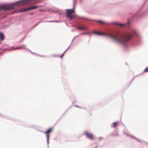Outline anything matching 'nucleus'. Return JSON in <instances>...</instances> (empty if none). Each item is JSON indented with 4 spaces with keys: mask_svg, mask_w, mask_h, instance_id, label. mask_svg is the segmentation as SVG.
Segmentation results:
<instances>
[{
    "mask_svg": "<svg viewBox=\"0 0 148 148\" xmlns=\"http://www.w3.org/2000/svg\"><path fill=\"white\" fill-rule=\"evenodd\" d=\"M133 14L125 23L113 21L109 24H116L124 27V29L116 32L113 35H106L105 36L110 38L116 43L120 44L123 47L125 51L128 50L129 45L133 46L140 45L141 36L138 32L132 26V22L136 21L138 17L134 16Z\"/></svg>",
    "mask_w": 148,
    "mask_h": 148,
    "instance_id": "f257e3e1",
    "label": "nucleus"
},
{
    "mask_svg": "<svg viewBox=\"0 0 148 148\" xmlns=\"http://www.w3.org/2000/svg\"><path fill=\"white\" fill-rule=\"evenodd\" d=\"M44 0H19L11 3L13 5L11 6V9H14L16 7L27 5L31 3H39L42 2Z\"/></svg>",
    "mask_w": 148,
    "mask_h": 148,
    "instance_id": "f03ea898",
    "label": "nucleus"
},
{
    "mask_svg": "<svg viewBox=\"0 0 148 148\" xmlns=\"http://www.w3.org/2000/svg\"><path fill=\"white\" fill-rule=\"evenodd\" d=\"M148 0H145L144 3L143 4L139 9L136 12L135 14V15L134 16H136L137 17H138L139 18L142 17L144 16L146 14L148 13V9H147L144 12H141V10H142L143 7L144 5L146 3Z\"/></svg>",
    "mask_w": 148,
    "mask_h": 148,
    "instance_id": "7ed1b4c3",
    "label": "nucleus"
},
{
    "mask_svg": "<svg viewBox=\"0 0 148 148\" xmlns=\"http://www.w3.org/2000/svg\"><path fill=\"white\" fill-rule=\"evenodd\" d=\"M96 35L100 36H106V34L100 32H98L94 31H92V32H83L79 34L78 35H79V36L81 35Z\"/></svg>",
    "mask_w": 148,
    "mask_h": 148,
    "instance_id": "20e7f679",
    "label": "nucleus"
},
{
    "mask_svg": "<svg viewBox=\"0 0 148 148\" xmlns=\"http://www.w3.org/2000/svg\"><path fill=\"white\" fill-rule=\"evenodd\" d=\"M53 128V127L50 128L47 130L45 132H44L41 130L39 131L40 132L45 134L46 135V136L47 139V148H49V134L51 132Z\"/></svg>",
    "mask_w": 148,
    "mask_h": 148,
    "instance_id": "39448f33",
    "label": "nucleus"
},
{
    "mask_svg": "<svg viewBox=\"0 0 148 148\" xmlns=\"http://www.w3.org/2000/svg\"><path fill=\"white\" fill-rule=\"evenodd\" d=\"M77 0H73V7L71 9H66L65 11L67 13L71 14V13L74 12L75 11V8L77 4Z\"/></svg>",
    "mask_w": 148,
    "mask_h": 148,
    "instance_id": "423d86ee",
    "label": "nucleus"
},
{
    "mask_svg": "<svg viewBox=\"0 0 148 148\" xmlns=\"http://www.w3.org/2000/svg\"><path fill=\"white\" fill-rule=\"evenodd\" d=\"M83 135H85L87 138L90 140L93 139L94 137V135L92 133L88 132L87 131H85L83 133Z\"/></svg>",
    "mask_w": 148,
    "mask_h": 148,
    "instance_id": "0eeeda50",
    "label": "nucleus"
},
{
    "mask_svg": "<svg viewBox=\"0 0 148 148\" xmlns=\"http://www.w3.org/2000/svg\"><path fill=\"white\" fill-rule=\"evenodd\" d=\"M26 46L25 45H22L19 47H15L14 46H12L10 47V49L12 50H15L18 49H21L25 48V47Z\"/></svg>",
    "mask_w": 148,
    "mask_h": 148,
    "instance_id": "6e6552de",
    "label": "nucleus"
},
{
    "mask_svg": "<svg viewBox=\"0 0 148 148\" xmlns=\"http://www.w3.org/2000/svg\"><path fill=\"white\" fill-rule=\"evenodd\" d=\"M38 7V6L36 5L32 7H30L29 8H26V9H25L24 10H22L21 12H26L27 11H29L31 10H34L36 8Z\"/></svg>",
    "mask_w": 148,
    "mask_h": 148,
    "instance_id": "1a4fd4ad",
    "label": "nucleus"
},
{
    "mask_svg": "<svg viewBox=\"0 0 148 148\" xmlns=\"http://www.w3.org/2000/svg\"><path fill=\"white\" fill-rule=\"evenodd\" d=\"M45 10L46 11H47L48 12H49L50 11H51L54 13H58L60 15H61V13L60 12L59 10H54L49 8H47V9H46V10Z\"/></svg>",
    "mask_w": 148,
    "mask_h": 148,
    "instance_id": "9d476101",
    "label": "nucleus"
},
{
    "mask_svg": "<svg viewBox=\"0 0 148 148\" xmlns=\"http://www.w3.org/2000/svg\"><path fill=\"white\" fill-rule=\"evenodd\" d=\"M66 16L68 19H72L75 18V16L71 15V14H69L66 12Z\"/></svg>",
    "mask_w": 148,
    "mask_h": 148,
    "instance_id": "9b49d317",
    "label": "nucleus"
},
{
    "mask_svg": "<svg viewBox=\"0 0 148 148\" xmlns=\"http://www.w3.org/2000/svg\"><path fill=\"white\" fill-rule=\"evenodd\" d=\"M77 29L79 30H82L86 31H87V28H86V27L81 26H77Z\"/></svg>",
    "mask_w": 148,
    "mask_h": 148,
    "instance_id": "f8f14e48",
    "label": "nucleus"
},
{
    "mask_svg": "<svg viewBox=\"0 0 148 148\" xmlns=\"http://www.w3.org/2000/svg\"><path fill=\"white\" fill-rule=\"evenodd\" d=\"M5 39V36L3 33L0 32V40L3 41Z\"/></svg>",
    "mask_w": 148,
    "mask_h": 148,
    "instance_id": "ddd939ff",
    "label": "nucleus"
},
{
    "mask_svg": "<svg viewBox=\"0 0 148 148\" xmlns=\"http://www.w3.org/2000/svg\"><path fill=\"white\" fill-rule=\"evenodd\" d=\"M119 123L118 121H116L113 123L111 125V127L112 128H115L117 126V125L116 124L118 123Z\"/></svg>",
    "mask_w": 148,
    "mask_h": 148,
    "instance_id": "4468645a",
    "label": "nucleus"
},
{
    "mask_svg": "<svg viewBox=\"0 0 148 148\" xmlns=\"http://www.w3.org/2000/svg\"><path fill=\"white\" fill-rule=\"evenodd\" d=\"M93 21H95V22H99L100 23H103V24H109V23H107L106 22H105L104 21H103L102 20H93Z\"/></svg>",
    "mask_w": 148,
    "mask_h": 148,
    "instance_id": "2eb2a0df",
    "label": "nucleus"
},
{
    "mask_svg": "<svg viewBox=\"0 0 148 148\" xmlns=\"http://www.w3.org/2000/svg\"><path fill=\"white\" fill-rule=\"evenodd\" d=\"M41 22V21H40L38 22L37 23L34 25L31 28H30L29 29V31H31L33 29L34 27H35L38 24H39Z\"/></svg>",
    "mask_w": 148,
    "mask_h": 148,
    "instance_id": "dca6fc26",
    "label": "nucleus"
},
{
    "mask_svg": "<svg viewBox=\"0 0 148 148\" xmlns=\"http://www.w3.org/2000/svg\"><path fill=\"white\" fill-rule=\"evenodd\" d=\"M69 46L66 49L64 52L60 56V57L62 59L63 58L64 56V55L65 53L67 51V50L69 49Z\"/></svg>",
    "mask_w": 148,
    "mask_h": 148,
    "instance_id": "f3484780",
    "label": "nucleus"
},
{
    "mask_svg": "<svg viewBox=\"0 0 148 148\" xmlns=\"http://www.w3.org/2000/svg\"><path fill=\"white\" fill-rule=\"evenodd\" d=\"M27 127L31 128H34L36 127V126L34 125H29L27 126Z\"/></svg>",
    "mask_w": 148,
    "mask_h": 148,
    "instance_id": "a211bd4d",
    "label": "nucleus"
},
{
    "mask_svg": "<svg viewBox=\"0 0 148 148\" xmlns=\"http://www.w3.org/2000/svg\"><path fill=\"white\" fill-rule=\"evenodd\" d=\"M60 56L58 55H55L54 54L53 55H51V56L53 57H60Z\"/></svg>",
    "mask_w": 148,
    "mask_h": 148,
    "instance_id": "6ab92c4d",
    "label": "nucleus"
},
{
    "mask_svg": "<svg viewBox=\"0 0 148 148\" xmlns=\"http://www.w3.org/2000/svg\"><path fill=\"white\" fill-rule=\"evenodd\" d=\"M148 72V66L146 67L144 70L143 73Z\"/></svg>",
    "mask_w": 148,
    "mask_h": 148,
    "instance_id": "aec40b11",
    "label": "nucleus"
},
{
    "mask_svg": "<svg viewBox=\"0 0 148 148\" xmlns=\"http://www.w3.org/2000/svg\"><path fill=\"white\" fill-rule=\"evenodd\" d=\"M79 36V35H77L75 37H74L73 39L72 40L71 42V44L72 42H73L74 40H75V39L77 38V37H78Z\"/></svg>",
    "mask_w": 148,
    "mask_h": 148,
    "instance_id": "412c9836",
    "label": "nucleus"
},
{
    "mask_svg": "<svg viewBox=\"0 0 148 148\" xmlns=\"http://www.w3.org/2000/svg\"><path fill=\"white\" fill-rule=\"evenodd\" d=\"M68 109H66V110L65 111V112L60 117L59 119L57 120V121H58L59 119H60L62 117V116L67 112L68 111Z\"/></svg>",
    "mask_w": 148,
    "mask_h": 148,
    "instance_id": "4be33fe9",
    "label": "nucleus"
},
{
    "mask_svg": "<svg viewBox=\"0 0 148 148\" xmlns=\"http://www.w3.org/2000/svg\"><path fill=\"white\" fill-rule=\"evenodd\" d=\"M38 56H39L40 57H44V58H48V56L45 55H40L38 54Z\"/></svg>",
    "mask_w": 148,
    "mask_h": 148,
    "instance_id": "5701e85b",
    "label": "nucleus"
},
{
    "mask_svg": "<svg viewBox=\"0 0 148 148\" xmlns=\"http://www.w3.org/2000/svg\"><path fill=\"white\" fill-rule=\"evenodd\" d=\"M60 21H54V20H51V23L54 22V23H59L60 22Z\"/></svg>",
    "mask_w": 148,
    "mask_h": 148,
    "instance_id": "b1692460",
    "label": "nucleus"
},
{
    "mask_svg": "<svg viewBox=\"0 0 148 148\" xmlns=\"http://www.w3.org/2000/svg\"><path fill=\"white\" fill-rule=\"evenodd\" d=\"M26 35H25V36H24V37L23 38H22L21 39V42H22L23 41V40L24 39L26 38Z\"/></svg>",
    "mask_w": 148,
    "mask_h": 148,
    "instance_id": "393cba45",
    "label": "nucleus"
},
{
    "mask_svg": "<svg viewBox=\"0 0 148 148\" xmlns=\"http://www.w3.org/2000/svg\"><path fill=\"white\" fill-rule=\"evenodd\" d=\"M130 136L131 137L133 138L135 140H136V138L133 135H130Z\"/></svg>",
    "mask_w": 148,
    "mask_h": 148,
    "instance_id": "a878e982",
    "label": "nucleus"
},
{
    "mask_svg": "<svg viewBox=\"0 0 148 148\" xmlns=\"http://www.w3.org/2000/svg\"><path fill=\"white\" fill-rule=\"evenodd\" d=\"M75 107H77V108H81V109H82L83 108L82 107H80V106H78L77 105H75Z\"/></svg>",
    "mask_w": 148,
    "mask_h": 148,
    "instance_id": "bb28decb",
    "label": "nucleus"
},
{
    "mask_svg": "<svg viewBox=\"0 0 148 148\" xmlns=\"http://www.w3.org/2000/svg\"><path fill=\"white\" fill-rule=\"evenodd\" d=\"M25 49L26 50H28V51H29L32 54V53H33V52L30 49H28V48H26Z\"/></svg>",
    "mask_w": 148,
    "mask_h": 148,
    "instance_id": "cd10ccee",
    "label": "nucleus"
},
{
    "mask_svg": "<svg viewBox=\"0 0 148 148\" xmlns=\"http://www.w3.org/2000/svg\"><path fill=\"white\" fill-rule=\"evenodd\" d=\"M45 11H46V10L44 9H40L39 10V11H40V12H44Z\"/></svg>",
    "mask_w": 148,
    "mask_h": 148,
    "instance_id": "c85d7f7f",
    "label": "nucleus"
},
{
    "mask_svg": "<svg viewBox=\"0 0 148 148\" xmlns=\"http://www.w3.org/2000/svg\"><path fill=\"white\" fill-rule=\"evenodd\" d=\"M134 77L132 79L131 81V82H130V84H129V86H130L131 84L132 83V82L133 81V80L134 79Z\"/></svg>",
    "mask_w": 148,
    "mask_h": 148,
    "instance_id": "c756f323",
    "label": "nucleus"
},
{
    "mask_svg": "<svg viewBox=\"0 0 148 148\" xmlns=\"http://www.w3.org/2000/svg\"><path fill=\"white\" fill-rule=\"evenodd\" d=\"M103 139V138L102 137H100L98 138V140H102Z\"/></svg>",
    "mask_w": 148,
    "mask_h": 148,
    "instance_id": "7c9ffc66",
    "label": "nucleus"
},
{
    "mask_svg": "<svg viewBox=\"0 0 148 148\" xmlns=\"http://www.w3.org/2000/svg\"><path fill=\"white\" fill-rule=\"evenodd\" d=\"M32 54L33 55H37V56H38V54H37V53H34V52H33Z\"/></svg>",
    "mask_w": 148,
    "mask_h": 148,
    "instance_id": "2f4dec72",
    "label": "nucleus"
},
{
    "mask_svg": "<svg viewBox=\"0 0 148 148\" xmlns=\"http://www.w3.org/2000/svg\"><path fill=\"white\" fill-rule=\"evenodd\" d=\"M136 140H137V141H138L139 142H143V141L141 140L140 139H139L137 138H136Z\"/></svg>",
    "mask_w": 148,
    "mask_h": 148,
    "instance_id": "473e14b6",
    "label": "nucleus"
},
{
    "mask_svg": "<svg viewBox=\"0 0 148 148\" xmlns=\"http://www.w3.org/2000/svg\"><path fill=\"white\" fill-rule=\"evenodd\" d=\"M0 117H5V116L3 115L0 113Z\"/></svg>",
    "mask_w": 148,
    "mask_h": 148,
    "instance_id": "72a5a7b5",
    "label": "nucleus"
},
{
    "mask_svg": "<svg viewBox=\"0 0 148 148\" xmlns=\"http://www.w3.org/2000/svg\"><path fill=\"white\" fill-rule=\"evenodd\" d=\"M44 22H49V23H51V21H44Z\"/></svg>",
    "mask_w": 148,
    "mask_h": 148,
    "instance_id": "f704fd0d",
    "label": "nucleus"
},
{
    "mask_svg": "<svg viewBox=\"0 0 148 148\" xmlns=\"http://www.w3.org/2000/svg\"><path fill=\"white\" fill-rule=\"evenodd\" d=\"M34 12H31L30 13V14L31 15H33L34 14Z\"/></svg>",
    "mask_w": 148,
    "mask_h": 148,
    "instance_id": "c9c22d12",
    "label": "nucleus"
},
{
    "mask_svg": "<svg viewBox=\"0 0 148 148\" xmlns=\"http://www.w3.org/2000/svg\"><path fill=\"white\" fill-rule=\"evenodd\" d=\"M72 106H70V107H69L67 109H68V110L71 107H72Z\"/></svg>",
    "mask_w": 148,
    "mask_h": 148,
    "instance_id": "e433bc0d",
    "label": "nucleus"
},
{
    "mask_svg": "<svg viewBox=\"0 0 148 148\" xmlns=\"http://www.w3.org/2000/svg\"><path fill=\"white\" fill-rule=\"evenodd\" d=\"M143 142L144 143H146L147 144H148V143H147V142H145V141H143Z\"/></svg>",
    "mask_w": 148,
    "mask_h": 148,
    "instance_id": "4c0bfd02",
    "label": "nucleus"
},
{
    "mask_svg": "<svg viewBox=\"0 0 148 148\" xmlns=\"http://www.w3.org/2000/svg\"><path fill=\"white\" fill-rule=\"evenodd\" d=\"M143 142L144 143H146L147 144H148V143H147V142H145V141H143Z\"/></svg>",
    "mask_w": 148,
    "mask_h": 148,
    "instance_id": "58836bf2",
    "label": "nucleus"
},
{
    "mask_svg": "<svg viewBox=\"0 0 148 148\" xmlns=\"http://www.w3.org/2000/svg\"><path fill=\"white\" fill-rule=\"evenodd\" d=\"M98 147V146L97 145L96 147H95L94 148H97Z\"/></svg>",
    "mask_w": 148,
    "mask_h": 148,
    "instance_id": "ea45409f",
    "label": "nucleus"
},
{
    "mask_svg": "<svg viewBox=\"0 0 148 148\" xmlns=\"http://www.w3.org/2000/svg\"><path fill=\"white\" fill-rule=\"evenodd\" d=\"M122 124L124 127H125V125L123 123H122Z\"/></svg>",
    "mask_w": 148,
    "mask_h": 148,
    "instance_id": "a19ab883",
    "label": "nucleus"
},
{
    "mask_svg": "<svg viewBox=\"0 0 148 148\" xmlns=\"http://www.w3.org/2000/svg\"><path fill=\"white\" fill-rule=\"evenodd\" d=\"M82 1V0H80V1Z\"/></svg>",
    "mask_w": 148,
    "mask_h": 148,
    "instance_id": "79ce46f5",
    "label": "nucleus"
},
{
    "mask_svg": "<svg viewBox=\"0 0 148 148\" xmlns=\"http://www.w3.org/2000/svg\"><path fill=\"white\" fill-rule=\"evenodd\" d=\"M84 109L86 110V108H84Z\"/></svg>",
    "mask_w": 148,
    "mask_h": 148,
    "instance_id": "37998d69",
    "label": "nucleus"
},
{
    "mask_svg": "<svg viewBox=\"0 0 148 148\" xmlns=\"http://www.w3.org/2000/svg\"><path fill=\"white\" fill-rule=\"evenodd\" d=\"M42 6V5H40V6H40V7H41V6Z\"/></svg>",
    "mask_w": 148,
    "mask_h": 148,
    "instance_id": "c03bdc74",
    "label": "nucleus"
},
{
    "mask_svg": "<svg viewBox=\"0 0 148 148\" xmlns=\"http://www.w3.org/2000/svg\"><path fill=\"white\" fill-rule=\"evenodd\" d=\"M1 48H0V50H1Z\"/></svg>",
    "mask_w": 148,
    "mask_h": 148,
    "instance_id": "a18cd8bd",
    "label": "nucleus"
},
{
    "mask_svg": "<svg viewBox=\"0 0 148 148\" xmlns=\"http://www.w3.org/2000/svg\"><path fill=\"white\" fill-rule=\"evenodd\" d=\"M71 30H72V31H73V29H72Z\"/></svg>",
    "mask_w": 148,
    "mask_h": 148,
    "instance_id": "49530a36",
    "label": "nucleus"
},
{
    "mask_svg": "<svg viewBox=\"0 0 148 148\" xmlns=\"http://www.w3.org/2000/svg\"><path fill=\"white\" fill-rule=\"evenodd\" d=\"M71 45V44H70V45H69V47H70V45Z\"/></svg>",
    "mask_w": 148,
    "mask_h": 148,
    "instance_id": "de8ad7c7",
    "label": "nucleus"
}]
</instances>
